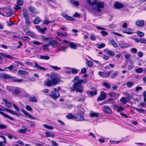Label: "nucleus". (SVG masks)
Masks as SVG:
<instances>
[{
    "mask_svg": "<svg viewBox=\"0 0 146 146\" xmlns=\"http://www.w3.org/2000/svg\"><path fill=\"white\" fill-rule=\"evenodd\" d=\"M86 8L90 11L97 13H101L102 9L105 6L103 2L98 0H86Z\"/></svg>",
    "mask_w": 146,
    "mask_h": 146,
    "instance_id": "obj_1",
    "label": "nucleus"
},
{
    "mask_svg": "<svg viewBox=\"0 0 146 146\" xmlns=\"http://www.w3.org/2000/svg\"><path fill=\"white\" fill-rule=\"evenodd\" d=\"M50 80H47L44 81V84L48 87L52 86H54L60 82L61 77L56 74H52L50 75Z\"/></svg>",
    "mask_w": 146,
    "mask_h": 146,
    "instance_id": "obj_2",
    "label": "nucleus"
},
{
    "mask_svg": "<svg viewBox=\"0 0 146 146\" xmlns=\"http://www.w3.org/2000/svg\"><path fill=\"white\" fill-rule=\"evenodd\" d=\"M88 82L87 79H85L83 80H79L75 82L73 86L71 87L70 90L71 91H75L76 92L82 93L83 91L82 83L86 84Z\"/></svg>",
    "mask_w": 146,
    "mask_h": 146,
    "instance_id": "obj_3",
    "label": "nucleus"
},
{
    "mask_svg": "<svg viewBox=\"0 0 146 146\" xmlns=\"http://www.w3.org/2000/svg\"><path fill=\"white\" fill-rule=\"evenodd\" d=\"M2 107L3 108H0V114L3 115L5 117L11 120H13V119L12 117L4 113L3 112L1 111H6L7 112H9L10 113L15 115L17 116H19L20 113L16 112L15 111H13L8 108H5L3 107Z\"/></svg>",
    "mask_w": 146,
    "mask_h": 146,
    "instance_id": "obj_4",
    "label": "nucleus"
},
{
    "mask_svg": "<svg viewBox=\"0 0 146 146\" xmlns=\"http://www.w3.org/2000/svg\"><path fill=\"white\" fill-rule=\"evenodd\" d=\"M84 111L82 110V111H80L79 113L77 114L75 116L74 120L77 121H87L84 118V116L81 115V114H84Z\"/></svg>",
    "mask_w": 146,
    "mask_h": 146,
    "instance_id": "obj_5",
    "label": "nucleus"
},
{
    "mask_svg": "<svg viewBox=\"0 0 146 146\" xmlns=\"http://www.w3.org/2000/svg\"><path fill=\"white\" fill-rule=\"evenodd\" d=\"M2 77L4 79H10L14 82L20 83L22 82V80L21 79H17L15 77L10 76L7 74H4L2 76Z\"/></svg>",
    "mask_w": 146,
    "mask_h": 146,
    "instance_id": "obj_6",
    "label": "nucleus"
},
{
    "mask_svg": "<svg viewBox=\"0 0 146 146\" xmlns=\"http://www.w3.org/2000/svg\"><path fill=\"white\" fill-rule=\"evenodd\" d=\"M51 93V94H50L49 95L54 100L58 98L60 96V94L59 92H56L54 91H52Z\"/></svg>",
    "mask_w": 146,
    "mask_h": 146,
    "instance_id": "obj_7",
    "label": "nucleus"
},
{
    "mask_svg": "<svg viewBox=\"0 0 146 146\" xmlns=\"http://www.w3.org/2000/svg\"><path fill=\"white\" fill-rule=\"evenodd\" d=\"M106 98V93L104 91H101L100 93V96H99L97 99L98 101H100L104 100Z\"/></svg>",
    "mask_w": 146,
    "mask_h": 146,
    "instance_id": "obj_8",
    "label": "nucleus"
},
{
    "mask_svg": "<svg viewBox=\"0 0 146 146\" xmlns=\"http://www.w3.org/2000/svg\"><path fill=\"white\" fill-rule=\"evenodd\" d=\"M103 109L104 112L107 113L111 114L112 113V111L111 108L108 106H104Z\"/></svg>",
    "mask_w": 146,
    "mask_h": 146,
    "instance_id": "obj_9",
    "label": "nucleus"
},
{
    "mask_svg": "<svg viewBox=\"0 0 146 146\" xmlns=\"http://www.w3.org/2000/svg\"><path fill=\"white\" fill-rule=\"evenodd\" d=\"M119 45L120 47L122 48H125L129 47L130 46L129 44L124 42L123 41H121L119 44Z\"/></svg>",
    "mask_w": 146,
    "mask_h": 146,
    "instance_id": "obj_10",
    "label": "nucleus"
},
{
    "mask_svg": "<svg viewBox=\"0 0 146 146\" xmlns=\"http://www.w3.org/2000/svg\"><path fill=\"white\" fill-rule=\"evenodd\" d=\"M100 77L103 78H105L108 77L109 76L110 73L109 72H99L98 73Z\"/></svg>",
    "mask_w": 146,
    "mask_h": 146,
    "instance_id": "obj_11",
    "label": "nucleus"
},
{
    "mask_svg": "<svg viewBox=\"0 0 146 146\" xmlns=\"http://www.w3.org/2000/svg\"><path fill=\"white\" fill-rule=\"evenodd\" d=\"M63 42L65 43H68V44L69 46L72 49H75L76 48L77 46L75 43H74L68 42V41L66 40H63Z\"/></svg>",
    "mask_w": 146,
    "mask_h": 146,
    "instance_id": "obj_12",
    "label": "nucleus"
},
{
    "mask_svg": "<svg viewBox=\"0 0 146 146\" xmlns=\"http://www.w3.org/2000/svg\"><path fill=\"white\" fill-rule=\"evenodd\" d=\"M136 25L140 27H143L144 26V21L143 20H138L135 22Z\"/></svg>",
    "mask_w": 146,
    "mask_h": 146,
    "instance_id": "obj_13",
    "label": "nucleus"
},
{
    "mask_svg": "<svg viewBox=\"0 0 146 146\" xmlns=\"http://www.w3.org/2000/svg\"><path fill=\"white\" fill-rule=\"evenodd\" d=\"M113 106L114 108L119 112L124 110L125 109L124 108L118 105L114 104L113 105Z\"/></svg>",
    "mask_w": 146,
    "mask_h": 146,
    "instance_id": "obj_14",
    "label": "nucleus"
},
{
    "mask_svg": "<svg viewBox=\"0 0 146 146\" xmlns=\"http://www.w3.org/2000/svg\"><path fill=\"white\" fill-rule=\"evenodd\" d=\"M104 51L108 55L111 56H113L115 55V53L114 51L109 50L107 49H104Z\"/></svg>",
    "mask_w": 146,
    "mask_h": 146,
    "instance_id": "obj_15",
    "label": "nucleus"
},
{
    "mask_svg": "<svg viewBox=\"0 0 146 146\" xmlns=\"http://www.w3.org/2000/svg\"><path fill=\"white\" fill-rule=\"evenodd\" d=\"M23 113L26 116H28L30 119H36V118L32 116L27 111L23 110H21Z\"/></svg>",
    "mask_w": 146,
    "mask_h": 146,
    "instance_id": "obj_16",
    "label": "nucleus"
},
{
    "mask_svg": "<svg viewBox=\"0 0 146 146\" xmlns=\"http://www.w3.org/2000/svg\"><path fill=\"white\" fill-rule=\"evenodd\" d=\"M28 9L31 12L33 13H38V11L33 7L30 6L28 7Z\"/></svg>",
    "mask_w": 146,
    "mask_h": 146,
    "instance_id": "obj_17",
    "label": "nucleus"
},
{
    "mask_svg": "<svg viewBox=\"0 0 146 146\" xmlns=\"http://www.w3.org/2000/svg\"><path fill=\"white\" fill-rule=\"evenodd\" d=\"M22 128H24V129H21L17 131V132L19 133H25L27 130V127H25V125H23L22 126Z\"/></svg>",
    "mask_w": 146,
    "mask_h": 146,
    "instance_id": "obj_18",
    "label": "nucleus"
},
{
    "mask_svg": "<svg viewBox=\"0 0 146 146\" xmlns=\"http://www.w3.org/2000/svg\"><path fill=\"white\" fill-rule=\"evenodd\" d=\"M114 7L117 9L123 7L124 6L122 4L118 2H116L114 5Z\"/></svg>",
    "mask_w": 146,
    "mask_h": 146,
    "instance_id": "obj_19",
    "label": "nucleus"
},
{
    "mask_svg": "<svg viewBox=\"0 0 146 146\" xmlns=\"http://www.w3.org/2000/svg\"><path fill=\"white\" fill-rule=\"evenodd\" d=\"M61 15L66 19L70 21H73L74 20L73 18L69 17L64 13H62Z\"/></svg>",
    "mask_w": 146,
    "mask_h": 146,
    "instance_id": "obj_20",
    "label": "nucleus"
},
{
    "mask_svg": "<svg viewBox=\"0 0 146 146\" xmlns=\"http://www.w3.org/2000/svg\"><path fill=\"white\" fill-rule=\"evenodd\" d=\"M87 93L88 94L90 95L91 96H93L94 95H96L97 94V90H95L93 91H87Z\"/></svg>",
    "mask_w": 146,
    "mask_h": 146,
    "instance_id": "obj_21",
    "label": "nucleus"
},
{
    "mask_svg": "<svg viewBox=\"0 0 146 146\" xmlns=\"http://www.w3.org/2000/svg\"><path fill=\"white\" fill-rule=\"evenodd\" d=\"M133 31V30L132 29L130 28H128L123 31V32L128 35H131L133 33L132 32Z\"/></svg>",
    "mask_w": 146,
    "mask_h": 146,
    "instance_id": "obj_22",
    "label": "nucleus"
},
{
    "mask_svg": "<svg viewBox=\"0 0 146 146\" xmlns=\"http://www.w3.org/2000/svg\"><path fill=\"white\" fill-rule=\"evenodd\" d=\"M45 134L46 137H54V134L51 132L46 131L45 132Z\"/></svg>",
    "mask_w": 146,
    "mask_h": 146,
    "instance_id": "obj_23",
    "label": "nucleus"
},
{
    "mask_svg": "<svg viewBox=\"0 0 146 146\" xmlns=\"http://www.w3.org/2000/svg\"><path fill=\"white\" fill-rule=\"evenodd\" d=\"M46 41H48V44H50V46L52 45L54 42L53 38L51 37H47Z\"/></svg>",
    "mask_w": 146,
    "mask_h": 146,
    "instance_id": "obj_24",
    "label": "nucleus"
},
{
    "mask_svg": "<svg viewBox=\"0 0 146 146\" xmlns=\"http://www.w3.org/2000/svg\"><path fill=\"white\" fill-rule=\"evenodd\" d=\"M122 53L126 59L128 60L131 56V54L126 51L123 52Z\"/></svg>",
    "mask_w": 146,
    "mask_h": 146,
    "instance_id": "obj_25",
    "label": "nucleus"
},
{
    "mask_svg": "<svg viewBox=\"0 0 146 146\" xmlns=\"http://www.w3.org/2000/svg\"><path fill=\"white\" fill-rule=\"evenodd\" d=\"M0 54L4 57L7 58L9 59H12L13 58V57L10 55L6 54L3 53H0Z\"/></svg>",
    "mask_w": 146,
    "mask_h": 146,
    "instance_id": "obj_26",
    "label": "nucleus"
},
{
    "mask_svg": "<svg viewBox=\"0 0 146 146\" xmlns=\"http://www.w3.org/2000/svg\"><path fill=\"white\" fill-rule=\"evenodd\" d=\"M3 100L6 106L9 108L11 107V104L9 102L7 101L6 99H3Z\"/></svg>",
    "mask_w": 146,
    "mask_h": 146,
    "instance_id": "obj_27",
    "label": "nucleus"
},
{
    "mask_svg": "<svg viewBox=\"0 0 146 146\" xmlns=\"http://www.w3.org/2000/svg\"><path fill=\"white\" fill-rule=\"evenodd\" d=\"M0 137H1L3 139V141H0V146H3V143L4 144H5L6 143V138L3 136H0Z\"/></svg>",
    "mask_w": 146,
    "mask_h": 146,
    "instance_id": "obj_28",
    "label": "nucleus"
},
{
    "mask_svg": "<svg viewBox=\"0 0 146 146\" xmlns=\"http://www.w3.org/2000/svg\"><path fill=\"white\" fill-rule=\"evenodd\" d=\"M110 42L114 47L115 48H117L118 47V45L116 43L113 39L111 40L110 41Z\"/></svg>",
    "mask_w": 146,
    "mask_h": 146,
    "instance_id": "obj_29",
    "label": "nucleus"
},
{
    "mask_svg": "<svg viewBox=\"0 0 146 146\" xmlns=\"http://www.w3.org/2000/svg\"><path fill=\"white\" fill-rule=\"evenodd\" d=\"M35 66L38 69H40L43 70H46V68L43 67L39 66V65L36 62L35 63Z\"/></svg>",
    "mask_w": 146,
    "mask_h": 146,
    "instance_id": "obj_30",
    "label": "nucleus"
},
{
    "mask_svg": "<svg viewBox=\"0 0 146 146\" xmlns=\"http://www.w3.org/2000/svg\"><path fill=\"white\" fill-rule=\"evenodd\" d=\"M90 115L91 117H98L99 116V113L97 112H92L90 113Z\"/></svg>",
    "mask_w": 146,
    "mask_h": 146,
    "instance_id": "obj_31",
    "label": "nucleus"
},
{
    "mask_svg": "<svg viewBox=\"0 0 146 146\" xmlns=\"http://www.w3.org/2000/svg\"><path fill=\"white\" fill-rule=\"evenodd\" d=\"M50 45V44H43L42 46V47H43V50L44 51H46L48 50L49 49L48 46Z\"/></svg>",
    "mask_w": 146,
    "mask_h": 146,
    "instance_id": "obj_32",
    "label": "nucleus"
},
{
    "mask_svg": "<svg viewBox=\"0 0 146 146\" xmlns=\"http://www.w3.org/2000/svg\"><path fill=\"white\" fill-rule=\"evenodd\" d=\"M109 96L111 98H114L116 96V93L114 92H111L108 93Z\"/></svg>",
    "mask_w": 146,
    "mask_h": 146,
    "instance_id": "obj_33",
    "label": "nucleus"
},
{
    "mask_svg": "<svg viewBox=\"0 0 146 146\" xmlns=\"http://www.w3.org/2000/svg\"><path fill=\"white\" fill-rule=\"evenodd\" d=\"M75 116L71 113H70L66 116V117L68 119H74V120Z\"/></svg>",
    "mask_w": 146,
    "mask_h": 146,
    "instance_id": "obj_34",
    "label": "nucleus"
},
{
    "mask_svg": "<svg viewBox=\"0 0 146 146\" xmlns=\"http://www.w3.org/2000/svg\"><path fill=\"white\" fill-rule=\"evenodd\" d=\"M67 34V33H66L65 34H64L60 32H58L57 33V34L58 35L64 37H66L67 36V35H66Z\"/></svg>",
    "mask_w": 146,
    "mask_h": 146,
    "instance_id": "obj_35",
    "label": "nucleus"
},
{
    "mask_svg": "<svg viewBox=\"0 0 146 146\" xmlns=\"http://www.w3.org/2000/svg\"><path fill=\"white\" fill-rule=\"evenodd\" d=\"M134 84V83L133 82H128L126 83L127 86L128 88H131Z\"/></svg>",
    "mask_w": 146,
    "mask_h": 146,
    "instance_id": "obj_36",
    "label": "nucleus"
},
{
    "mask_svg": "<svg viewBox=\"0 0 146 146\" xmlns=\"http://www.w3.org/2000/svg\"><path fill=\"white\" fill-rule=\"evenodd\" d=\"M18 72L20 74L23 75H27L28 73L26 71H25L19 70L18 71Z\"/></svg>",
    "mask_w": 146,
    "mask_h": 146,
    "instance_id": "obj_37",
    "label": "nucleus"
},
{
    "mask_svg": "<svg viewBox=\"0 0 146 146\" xmlns=\"http://www.w3.org/2000/svg\"><path fill=\"white\" fill-rule=\"evenodd\" d=\"M23 13L24 16L25 17V19L29 18L28 14L25 9H23Z\"/></svg>",
    "mask_w": 146,
    "mask_h": 146,
    "instance_id": "obj_38",
    "label": "nucleus"
},
{
    "mask_svg": "<svg viewBox=\"0 0 146 146\" xmlns=\"http://www.w3.org/2000/svg\"><path fill=\"white\" fill-rule=\"evenodd\" d=\"M43 126L49 130H52L53 129V128L52 127L46 124L43 125Z\"/></svg>",
    "mask_w": 146,
    "mask_h": 146,
    "instance_id": "obj_39",
    "label": "nucleus"
},
{
    "mask_svg": "<svg viewBox=\"0 0 146 146\" xmlns=\"http://www.w3.org/2000/svg\"><path fill=\"white\" fill-rule=\"evenodd\" d=\"M41 21V19L38 17H37L34 20V23L35 24H37Z\"/></svg>",
    "mask_w": 146,
    "mask_h": 146,
    "instance_id": "obj_40",
    "label": "nucleus"
},
{
    "mask_svg": "<svg viewBox=\"0 0 146 146\" xmlns=\"http://www.w3.org/2000/svg\"><path fill=\"white\" fill-rule=\"evenodd\" d=\"M40 58L41 59L48 60L50 58V57L48 56H45L41 55L40 56Z\"/></svg>",
    "mask_w": 146,
    "mask_h": 146,
    "instance_id": "obj_41",
    "label": "nucleus"
},
{
    "mask_svg": "<svg viewBox=\"0 0 146 146\" xmlns=\"http://www.w3.org/2000/svg\"><path fill=\"white\" fill-rule=\"evenodd\" d=\"M135 110L139 112L144 113L145 110L142 109H139L137 108H135Z\"/></svg>",
    "mask_w": 146,
    "mask_h": 146,
    "instance_id": "obj_42",
    "label": "nucleus"
},
{
    "mask_svg": "<svg viewBox=\"0 0 146 146\" xmlns=\"http://www.w3.org/2000/svg\"><path fill=\"white\" fill-rule=\"evenodd\" d=\"M120 101L124 104H126L127 102V99L125 97H122L120 99Z\"/></svg>",
    "mask_w": 146,
    "mask_h": 146,
    "instance_id": "obj_43",
    "label": "nucleus"
},
{
    "mask_svg": "<svg viewBox=\"0 0 146 146\" xmlns=\"http://www.w3.org/2000/svg\"><path fill=\"white\" fill-rule=\"evenodd\" d=\"M29 101L30 102H37V99L36 97H31L29 99Z\"/></svg>",
    "mask_w": 146,
    "mask_h": 146,
    "instance_id": "obj_44",
    "label": "nucleus"
},
{
    "mask_svg": "<svg viewBox=\"0 0 146 146\" xmlns=\"http://www.w3.org/2000/svg\"><path fill=\"white\" fill-rule=\"evenodd\" d=\"M79 71V70L75 68H71V72L72 73L74 74H76L77 73L78 71Z\"/></svg>",
    "mask_w": 146,
    "mask_h": 146,
    "instance_id": "obj_45",
    "label": "nucleus"
},
{
    "mask_svg": "<svg viewBox=\"0 0 146 146\" xmlns=\"http://www.w3.org/2000/svg\"><path fill=\"white\" fill-rule=\"evenodd\" d=\"M71 2L72 4L75 6H78L79 5V3L78 1H74L73 0L71 1Z\"/></svg>",
    "mask_w": 146,
    "mask_h": 146,
    "instance_id": "obj_46",
    "label": "nucleus"
},
{
    "mask_svg": "<svg viewBox=\"0 0 146 146\" xmlns=\"http://www.w3.org/2000/svg\"><path fill=\"white\" fill-rule=\"evenodd\" d=\"M65 72L66 73L70 74L71 71V68L70 67H66L65 68Z\"/></svg>",
    "mask_w": 146,
    "mask_h": 146,
    "instance_id": "obj_47",
    "label": "nucleus"
},
{
    "mask_svg": "<svg viewBox=\"0 0 146 146\" xmlns=\"http://www.w3.org/2000/svg\"><path fill=\"white\" fill-rule=\"evenodd\" d=\"M118 73L117 71H115L112 73L111 76V77L112 78H114L118 74Z\"/></svg>",
    "mask_w": 146,
    "mask_h": 146,
    "instance_id": "obj_48",
    "label": "nucleus"
},
{
    "mask_svg": "<svg viewBox=\"0 0 146 146\" xmlns=\"http://www.w3.org/2000/svg\"><path fill=\"white\" fill-rule=\"evenodd\" d=\"M50 67L55 70H59L61 69V68L59 67L56 66L50 65Z\"/></svg>",
    "mask_w": 146,
    "mask_h": 146,
    "instance_id": "obj_49",
    "label": "nucleus"
},
{
    "mask_svg": "<svg viewBox=\"0 0 146 146\" xmlns=\"http://www.w3.org/2000/svg\"><path fill=\"white\" fill-rule=\"evenodd\" d=\"M103 85L105 86L106 88H110V85L108 83L106 82H104L103 84Z\"/></svg>",
    "mask_w": 146,
    "mask_h": 146,
    "instance_id": "obj_50",
    "label": "nucleus"
},
{
    "mask_svg": "<svg viewBox=\"0 0 146 146\" xmlns=\"http://www.w3.org/2000/svg\"><path fill=\"white\" fill-rule=\"evenodd\" d=\"M143 71V69L141 68H138L137 69L135 70V72L137 73H141Z\"/></svg>",
    "mask_w": 146,
    "mask_h": 146,
    "instance_id": "obj_51",
    "label": "nucleus"
},
{
    "mask_svg": "<svg viewBox=\"0 0 146 146\" xmlns=\"http://www.w3.org/2000/svg\"><path fill=\"white\" fill-rule=\"evenodd\" d=\"M47 29L46 27H44V29L40 28L39 32L44 34L45 33V31L47 30Z\"/></svg>",
    "mask_w": 146,
    "mask_h": 146,
    "instance_id": "obj_52",
    "label": "nucleus"
},
{
    "mask_svg": "<svg viewBox=\"0 0 146 146\" xmlns=\"http://www.w3.org/2000/svg\"><path fill=\"white\" fill-rule=\"evenodd\" d=\"M93 62L91 61H87V65L88 67H90L93 65Z\"/></svg>",
    "mask_w": 146,
    "mask_h": 146,
    "instance_id": "obj_53",
    "label": "nucleus"
},
{
    "mask_svg": "<svg viewBox=\"0 0 146 146\" xmlns=\"http://www.w3.org/2000/svg\"><path fill=\"white\" fill-rule=\"evenodd\" d=\"M106 46V44L104 43H101L100 44H98V48L99 49H101L103 48Z\"/></svg>",
    "mask_w": 146,
    "mask_h": 146,
    "instance_id": "obj_54",
    "label": "nucleus"
},
{
    "mask_svg": "<svg viewBox=\"0 0 146 146\" xmlns=\"http://www.w3.org/2000/svg\"><path fill=\"white\" fill-rule=\"evenodd\" d=\"M32 43L36 45H39L41 44H43L42 43L36 41H33Z\"/></svg>",
    "mask_w": 146,
    "mask_h": 146,
    "instance_id": "obj_55",
    "label": "nucleus"
},
{
    "mask_svg": "<svg viewBox=\"0 0 146 146\" xmlns=\"http://www.w3.org/2000/svg\"><path fill=\"white\" fill-rule=\"evenodd\" d=\"M137 33L139 36L140 37L143 36L144 35V34L143 33L140 31H138L137 32Z\"/></svg>",
    "mask_w": 146,
    "mask_h": 146,
    "instance_id": "obj_56",
    "label": "nucleus"
},
{
    "mask_svg": "<svg viewBox=\"0 0 146 146\" xmlns=\"http://www.w3.org/2000/svg\"><path fill=\"white\" fill-rule=\"evenodd\" d=\"M101 33L102 34V36H107L108 35V33L104 31H101Z\"/></svg>",
    "mask_w": 146,
    "mask_h": 146,
    "instance_id": "obj_57",
    "label": "nucleus"
},
{
    "mask_svg": "<svg viewBox=\"0 0 146 146\" xmlns=\"http://www.w3.org/2000/svg\"><path fill=\"white\" fill-rule=\"evenodd\" d=\"M88 136H90L92 137V138L94 139H96V138L95 135L92 132L89 133L88 135Z\"/></svg>",
    "mask_w": 146,
    "mask_h": 146,
    "instance_id": "obj_58",
    "label": "nucleus"
},
{
    "mask_svg": "<svg viewBox=\"0 0 146 146\" xmlns=\"http://www.w3.org/2000/svg\"><path fill=\"white\" fill-rule=\"evenodd\" d=\"M13 106L14 107L15 110L18 112L20 111V110L18 108V107L15 104H13Z\"/></svg>",
    "mask_w": 146,
    "mask_h": 146,
    "instance_id": "obj_59",
    "label": "nucleus"
},
{
    "mask_svg": "<svg viewBox=\"0 0 146 146\" xmlns=\"http://www.w3.org/2000/svg\"><path fill=\"white\" fill-rule=\"evenodd\" d=\"M14 68V66L13 65H11L9 67H6L4 68H7L9 69V70L11 71V72H13V70Z\"/></svg>",
    "mask_w": 146,
    "mask_h": 146,
    "instance_id": "obj_60",
    "label": "nucleus"
},
{
    "mask_svg": "<svg viewBox=\"0 0 146 146\" xmlns=\"http://www.w3.org/2000/svg\"><path fill=\"white\" fill-rule=\"evenodd\" d=\"M108 26L111 28L113 29L116 27V25L114 24H112L109 25Z\"/></svg>",
    "mask_w": 146,
    "mask_h": 146,
    "instance_id": "obj_61",
    "label": "nucleus"
},
{
    "mask_svg": "<svg viewBox=\"0 0 146 146\" xmlns=\"http://www.w3.org/2000/svg\"><path fill=\"white\" fill-rule=\"evenodd\" d=\"M50 23V21H48V20L46 19L44 20L42 24L43 25H46V24H49Z\"/></svg>",
    "mask_w": 146,
    "mask_h": 146,
    "instance_id": "obj_62",
    "label": "nucleus"
},
{
    "mask_svg": "<svg viewBox=\"0 0 146 146\" xmlns=\"http://www.w3.org/2000/svg\"><path fill=\"white\" fill-rule=\"evenodd\" d=\"M142 88L141 86H137L135 88V91L136 92H138L139 91L142 90Z\"/></svg>",
    "mask_w": 146,
    "mask_h": 146,
    "instance_id": "obj_63",
    "label": "nucleus"
},
{
    "mask_svg": "<svg viewBox=\"0 0 146 146\" xmlns=\"http://www.w3.org/2000/svg\"><path fill=\"white\" fill-rule=\"evenodd\" d=\"M13 13L12 12H7L6 14V16L7 17H9L11 16L12 15Z\"/></svg>",
    "mask_w": 146,
    "mask_h": 146,
    "instance_id": "obj_64",
    "label": "nucleus"
}]
</instances>
